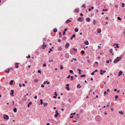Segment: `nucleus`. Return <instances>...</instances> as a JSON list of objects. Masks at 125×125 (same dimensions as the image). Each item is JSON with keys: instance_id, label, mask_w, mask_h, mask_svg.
Returning a JSON list of instances; mask_svg holds the SVG:
<instances>
[{"instance_id": "4c0bfd02", "label": "nucleus", "mask_w": 125, "mask_h": 125, "mask_svg": "<svg viewBox=\"0 0 125 125\" xmlns=\"http://www.w3.org/2000/svg\"><path fill=\"white\" fill-rule=\"evenodd\" d=\"M31 57V56H30L29 55H28V56L27 57V56L26 57V58H30Z\"/></svg>"}, {"instance_id": "603ef678", "label": "nucleus", "mask_w": 125, "mask_h": 125, "mask_svg": "<svg viewBox=\"0 0 125 125\" xmlns=\"http://www.w3.org/2000/svg\"><path fill=\"white\" fill-rule=\"evenodd\" d=\"M58 115H57L56 114H55V115H54V117H55L56 118V117H57L58 116Z\"/></svg>"}, {"instance_id": "39448f33", "label": "nucleus", "mask_w": 125, "mask_h": 125, "mask_svg": "<svg viewBox=\"0 0 125 125\" xmlns=\"http://www.w3.org/2000/svg\"><path fill=\"white\" fill-rule=\"evenodd\" d=\"M83 17L79 18L78 19V21H82L83 20Z\"/></svg>"}, {"instance_id": "7ed1b4c3", "label": "nucleus", "mask_w": 125, "mask_h": 125, "mask_svg": "<svg viewBox=\"0 0 125 125\" xmlns=\"http://www.w3.org/2000/svg\"><path fill=\"white\" fill-rule=\"evenodd\" d=\"M43 43V45L42 49H44L47 46V45L46 44L44 43V42Z\"/></svg>"}, {"instance_id": "c9c22d12", "label": "nucleus", "mask_w": 125, "mask_h": 125, "mask_svg": "<svg viewBox=\"0 0 125 125\" xmlns=\"http://www.w3.org/2000/svg\"><path fill=\"white\" fill-rule=\"evenodd\" d=\"M117 18L119 20H121V18L119 17H117Z\"/></svg>"}, {"instance_id": "a18cd8bd", "label": "nucleus", "mask_w": 125, "mask_h": 125, "mask_svg": "<svg viewBox=\"0 0 125 125\" xmlns=\"http://www.w3.org/2000/svg\"><path fill=\"white\" fill-rule=\"evenodd\" d=\"M68 30V29L67 28H65L64 30V31H66Z\"/></svg>"}, {"instance_id": "09e8293b", "label": "nucleus", "mask_w": 125, "mask_h": 125, "mask_svg": "<svg viewBox=\"0 0 125 125\" xmlns=\"http://www.w3.org/2000/svg\"><path fill=\"white\" fill-rule=\"evenodd\" d=\"M118 98V96L117 95H116L115 96V98L116 99H117Z\"/></svg>"}, {"instance_id": "473e14b6", "label": "nucleus", "mask_w": 125, "mask_h": 125, "mask_svg": "<svg viewBox=\"0 0 125 125\" xmlns=\"http://www.w3.org/2000/svg\"><path fill=\"white\" fill-rule=\"evenodd\" d=\"M119 113H120L122 115H123L124 114L123 113V112L122 111H121L120 112H119Z\"/></svg>"}, {"instance_id": "412c9836", "label": "nucleus", "mask_w": 125, "mask_h": 125, "mask_svg": "<svg viewBox=\"0 0 125 125\" xmlns=\"http://www.w3.org/2000/svg\"><path fill=\"white\" fill-rule=\"evenodd\" d=\"M55 113H56V114L58 115L59 114V113L58 112V111L57 110L56 111Z\"/></svg>"}, {"instance_id": "58836bf2", "label": "nucleus", "mask_w": 125, "mask_h": 125, "mask_svg": "<svg viewBox=\"0 0 125 125\" xmlns=\"http://www.w3.org/2000/svg\"><path fill=\"white\" fill-rule=\"evenodd\" d=\"M108 10L107 9H103V11H107Z\"/></svg>"}, {"instance_id": "8fccbe9b", "label": "nucleus", "mask_w": 125, "mask_h": 125, "mask_svg": "<svg viewBox=\"0 0 125 125\" xmlns=\"http://www.w3.org/2000/svg\"><path fill=\"white\" fill-rule=\"evenodd\" d=\"M95 63L97 65H98V62H95Z\"/></svg>"}, {"instance_id": "423d86ee", "label": "nucleus", "mask_w": 125, "mask_h": 125, "mask_svg": "<svg viewBox=\"0 0 125 125\" xmlns=\"http://www.w3.org/2000/svg\"><path fill=\"white\" fill-rule=\"evenodd\" d=\"M123 73V72L121 71H120L118 72V76H119L122 75Z\"/></svg>"}, {"instance_id": "6e6552de", "label": "nucleus", "mask_w": 125, "mask_h": 125, "mask_svg": "<svg viewBox=\"0 0 125 125\" xmlns=\"http://www.w3.org/2000/svg\"><path fill=\"white\" fill-rule=\"evenodd\" d=\"M69 45L70 44L68 43H67L65 46V48H67L68 47Z\"/></svg>"}, {"instance_id": "338daca9", "label": "nucleus", "mask_w": 125, "mask_h": 125, "mask_svg": "<svg viewBox=\"0 0 125 125\" xmlns=\"http://www.w3.org/2000/svg\"><path fill=\"white\" fill-rule=\"evenodd\" d=\"M115 6L116 8H117L118 7V6L117 5H115Z\"/></svg>"}, {"instance_id": "79ce46f5", "label": "nucleus", "mask_w": 125, "mask_h": 125, "mask_svg": "<svg viewBox=\"0 0 125 125\" xmlns=\"http://www.w3.org/2000/svg\"><path fill=\"white\" fill-rule=\"evenodd\" d=\"M94 71L93 72H92L91 73V74L92 75H93L94 74Z\"/></svg>"}, {"instance_id": "9d476101", "label": "nucleus", "mask_w": 125, "mask_h": 125, "mask_svg": "<svg viewBox=\"0 0 125 125\" xmlns=\"http://www.w3.org/2000/svg\"><path fill=\"white\" fill-rule=\"evenodd\" d=\"M44 105V107H45L46 106H47L48 105V104L47 103H43Z\"/></svg>"}, {"instance_id": "5701e85b", "label": "nucleus", "mask_w": 125, "mask_h": 125, "mask_svg": "<svg viewBox=\"0 0 125 125\" xmlns=\"http://www.w3.org/2000/svg\"><path fill=\"white\" fill-rule=\"evenodd\" d=\"M101 32V29L99 30H97V32L98 33H100Z\"/></svg>"}, {"instance_id": "6ab92c4d", "label": "nucleus", "mask_w": 125, "mask_h": 125, "mask_svg": "<svg viewBox=\"0 0 125 125\" xmlns=\"http://www.w3.org/2000/svg\"><path fill=\"white\" fill-rule=\"evenodd\" d=\"M13 111L15 112H17V109L16 108H15L13 110Z\"/></svg>"}, {"instance_id": "a878e982", "label": "nucleus", "mask_w": 125, "mask_h": 125, "mask_svg": "<svg viewBox=\"0 0 125 125\" xmlns=\"http://www.w3.org/2000/svg\"><path fill=\"white\" fill-rule=\"evenodd\" d=\"M76 113L75 112H74V113H71V115H75L76 114Z\"/></svg>"}, {"instance_id": "a19ab883", "label": "nucleus", "mask_w": 125, "mask_h": 125, "mask_svg": "<svg viewBox=\"0 0 125 125\" xmlns=\"http://www.w3.org/2000/svg\"><path fill=\"white\" fill-rule=\"evenodd\" d=\"M75 34H73L72 36V37L73 38H74L75 37Z\"/></svg>"}, {"instance_id": "9b49d317", "label": "nucleus", "mask_w": 125, "mask_h": 125, "mask_svg": "<svg viewBox=\"0 0 125 125\" xmlns=\"http://www.w3.org/2000/svg\"><path fill=\"white\" fill-rule=\"evenodd\" d=\"M53 31L54 32H56L57 31V30L56 29H54L53 30Z\"/></svg>"}, {"instance_id": "5fc2aeb1", "label": "nucleus", "mask_w": 125, "mask_h": 125, "mask_svg": "<svg viewBox=\"0 0 125 125\" xmlns=\"http://www.w3.org/2000/svg\"><path fill=\"white\" fill-rule=\"evenodd\" d=\"M58 42H60L61 41V40L60 39L58 40Z\"/></svg>"}, {"instance_id": "4d7b16f0", "label": "nucleus", "mask_w": 125, "mask_h": 125, "mask_svg": "<svg viewBox=\"0 0 125 125\" xmlns=\"http://www.w3.org/2000/svg\"><path fill=\"white\" fill-rule=\"evenodd\" d=\"M46 65V64H45V63H44L43 64V66L44 67H45Z\"/></svg>"}, {"instance_id": "e2e57ef3", "label": "nucleus", "mask_w": 125, "mask_h": 125, "mask_svg": "<svg viewBox=\"0 0 125 125\" xmlns=\"http://www.w3.org/2000/svg\"><path fill=\"white\" fill-rule=\"evenodd\" d=\"M62 34H63V35H65V31H64L63 32Z\"/></svg>"}, {"instance_id": "2f4dec72", "label": "nucleus", "mask_w": 125, "mask_h": 125, "mask_svg": "<svg viewBox=\"0 0 125 125\" xmlns=\"http://www.w3.org/2000/svg\"><path fill=\"white\" fill-rule=\"evenodd\" d=\"M77 88H80V84H78L77 85Z\"/></svg>"}, {"instance_id": "7c9ffc66", "label": "nucleus", "mask_w": 125, "mask_h": 125, "mask_svg": "<svg viewBox=\"0 0 125 125\" xmlns=\"http://www.w3.org/2000/svg\"><path fill=\"white\" fill-rule=\"evenodd\" d=\"M85 76V75L84 74H83V75H82L81 76V77H84Z\"/></svg>"}, {"instance_id": "a211bd4d", "label": "nucleus", "mask_w": 125, "mask_h": 125, "mask_svg": "<svg viewBox=\"0 0 125 125\" xmlns=\"http://www.w3.org/2000/svg\"><path fill=\"white\" fill-rule=\"evenodd\" d=\"M62 50V48L61 47H60L58 48V50L59 51H61Z\"/></svg>"}, {"instance_id": "69168bd1", "label": "nucleus", "mask_w": 125, "mask_h": 125, "mask_svg": "<svg viewBox=\"0 0 125 125\" xmlns=\"http://www.w3.org/2000/svg\"><path fill=\"white\" fill-rule=\"evenodd\" d=\"M98 71V70H96L94 72L95 73V72H97Z\"/></svg>"}, {"instance_id": "bf43d9fd", "label": "nucleus", "mask_w": 125, "mask_h": 125, "mask_svg": "<svg viewBox=\"0 0 125 125\" xmlns=\"http://www.w3.org/2000/svg\"><path fill=\"white\" fill-rule=\"evenodd\" d=\"M70 75H69L67 77V78L68 79H69V78H70Z\"/></svg>"}, {"instance_id": "f704fd0d", "label": "nucleus", "mask_w": 125, "mask_h": 125, "mask_svg": "<svg viewBox=\"0 0 125 125\" xmlns=\"http://www.w3.org/2000/svg\"><path fill=\"white\" fill-rule=\"evenodd\" d=\"M73 49L74 51L75 52L77 51V50L76 49H75L74 48H73Z\"/></svg>"}, {"instance_id": "bb28decb", "label": "nucleus", "mask_w": 125, "mask_h": 125, "mask_svg": "<svg viewBox=\"0 0 125 125\" xmlns=\"http://www.w3.org/2000/svg\"><path fill=\"white\" fill-rule=\"evenodd\" d=\"M38 81V80L37 79H35L34 80V81L36 83H37Z\"/></svg>"}, {"instance_id": "20e7f679", "label": "nucleus", "mask_w": 125, "mask_h": 125, "mask_svg": "<svg viewBox=\"0 0 125 125\" xmlns=\"http://www.w3.org/2000/svg\"><path fill=\"white\" fill-rule=\"evenodd\" d=\"M84 43L86 45H88L89 44V43L88 41L87 40L84 41Z\"/></svg>"}, {"instance_id": "4468645a", "label": "nucleus", "mask_w": 125, "mask_h": 125, "mask_svg": "<svg viewBox=\"0 0 125 125\" xmlns=\"http://www.w3.org/2000/svg\"><path fill=\"white\" fill-rule=\"evenodd\" d=\"M86 20L87 21H89L90 20V19L89 18H86Z\"/></svg>"}, {"instance_id": "72a5a7b5", "label": "nucleus", "mask_w": 125, "mask_h": 125, "mask_svg": "<svg viewBox=\"0 0 125 125\" xmlns=\"http://www.w3.org/2000/svg\"><path fill=\"white\" fill-rule=\"evenodd\" d=\"M82 6V7H84V8H86L85 5L84 4H83Z\"/></svg>"}, {"instance_id": "dca6fc26", "label": "nucleus", "mask_w": 125, "mask_h": 125, "mask_svg": "<svg viewBox=\"0 0 125 125\" xmlns=\"http://www.w3.org/2000/svg\"><path fill=\"white\" fill-rule=\"evenodd\" d=\"M71 21L70 20H67L66 21V22L67 23H69Z\"/></svg>"}, {"instance_id": "f3484780", "label": "nucleus", "mask_w": 125, "mask_h": 125, "mask_svg": "<svg viewBox=\"0 0 125 125\" xmlns=\"http://www.w3.org/2000/svg\"><path fill=\"white\" fill-rule=\"evenodd\" d=\"M32 104L31 102H30L27 105V106L28 107H29L30 105L31 104Z\"/></svg>"}, {"instance_id": "ddd939ff", "label": "nucleus", "mask_w": 125, "mask_h": 125, "mask_svg": "<svg viewBox=\"0 0 125 125\" xmlns=\"http://www.w3.org/2000/svg\"><path fill=\"white\" fill-rule=\"evenodd\" d=\"M78 29L77 28H75L74 29L75 31L76 32H77L78 31Z\"/></svg>"}, {"instance_id": "864d4df0", "label": "nucleus", "mask_w": 125, "mask_h": 125, "mask_svg": "<svg viewBox=\"0 0 125 125\" xmlns=\"http://www.w3.org/2000/svg\"><path fill=\"white\" fill-rule=\"evenodd\" d=\"M106 62L107 63H109V60H107L106 61Z\"/></svg>"}, {"instance_id": "de8ad7c7", "label": "nucleus", "mask_w": 125, "mask_h": 125, "mask_svg": "<svg viewBox=\"0 0 125 125\" xmlns=\"http://www.w3.org/2000/svg\"><path fill=\"white\" fill-rule=\"evenodd\" d=\"M93 23H96V21H95V20H94L93 21Z\"/></svg>"}, {"instance_id": "680f3d73", "label": "nucleus", "mask_w": 125, "mask_h": 125, "mask_svg": "<svg viewBox=\"0 0 125 125\" xmlns=\"http://www.w3.org/2000/svg\"><path fill=\"white\" fill-rule=\"evenodd\" d=\"M72 60H74V61H76V58H74H74H73V59H72Z\"/></svg>"}, {"instance_id": "393cba45", "label": "nucleus", "mask_w": 125, "mask_h": 125, "mask_svg": "<svg viewBox=\"0 0 125 125\" xmlns=\"http://www.w3.org/2000/svg\"><path fill=\"white\" fill-rule=\"evenodd\" d=\"M66 89H67L68 90H69L70 89L69 88V87H67L65 88Z\"/></svg>"}, {"instance_id": "13d9d810", "label": "nucleus", "mask_w": 125, "mask_h": 125, "mask_svg": "<svg viewBox=\"0 0 125 125\" xmlns=\"http://www.w3.org/2000/svg\"><path fill=\"white\" fill-rule=\"evenodd\" d=\"M116 48H119V46H118V44H116Z\"/></svg>"}, {"instance_id": "6e6d98bb", "label": "nucleus", "mask_w": 125, "mask_h": 125, "mask_svg": "<svg viewBox=\"0 0 125 125\" xmlns=\"http://www.w3.org/2000/svg\"><path fill=\"white\" fill-rule=\"evenodd\" d=\"M57 92H55V95L56 96L57 95V94H56Z\"/></svg>"}, {"instance_id": "2eb2a0df", "label": "nucleus", "mask_w": 125, "mask_h": 125, "mask_svg": "<svg viewBox=\"0 0 125 125\" xmlns=\"http://www.w3.org/2000/svg\"><path fill=\"white\" fill-rule=\"evenodd\" d=\"M103 71L102 70H100V73L101 75H103V74L104 73L103 72Z\"/></svg>"}, {"instance_id": "3c124183", "label": "nucleus", "mask_w": 125, "mask_h": 125, "mask_svg": "<svg viewBox=\"0 0 125 125\" xmlns=\"http://www.w3.org/2000/svg\"><path fill=\"white\" fill-rule=\"evenodd\" d=\"M19 67V66L18 65H16L15 66V67L16 68H18Z\"/></svg>"}, {"instance_id": "aec40b11", "label": "nucleus", "mask_w": 125, "mask_h": 125, "mask_svg": "<svg viewBox=\"0 0 125 125\" xmlns=\"http://www.w3.org/2000/svg\"><path fill=\"white\" fill-rule=\"evenodd\" d=\"M78 70L79 71V72H78V73L80 74H81V70L79 69H78Z\"/></svg>"}, {"instance_id": "0e129e2a", "label": "nucleus", "mask_w": 125, "mask_h": 125, "mask_svg": "<svg viewBox=\"0 0 125 125\" xmlns=\"http://www.w3.org/2000/svg\"><path fill=\"white\" fill-rule=\"evenodd\" d=\"M19 85L20 87H21L22 85L21 84H19Z\"/></svg>"}, {"instance_id": "37998d69", "label": "nucleus", "mask_w": 125, "mask_h": 125, "mask_svg": "<svg viewBox=\"0 0 125 125\" xmlns=\"http://www.w3.org/2000/svg\"><path fill=\"white\" fill-rule=\"evenodd\" d=\"M122 7H124V6H125V4L124 3H123L122 4Z\"/></svg>"}, {"instance_id": "ea45409f", "label": "nucleus", "mask_w": 125, "mask_h": 125, "mask_svg": "<svg viewBox=\"0 0 125 125\" xmlns=\"http://www.w3.org/2000/svg\"><path fill=\"white\" fill-rule=\"evenodd\" d=\"M5 72L6 73H9L10 72H9V71L8 70V71H7V70H5Z\"/></svg>"}, {"instance_id": "1a4fd4ad", "label": "nucleus", "mask_w": 125, "mask_h": 125, "mask_svg": "<svg viewBox=\"0 0 125 125\" xmlns=\"http://www.w3.org/2000/svg\"><path fill=\"white\" fill-rule=\"evenodd\" d=\"M79 11V9H75L74 11V12H78Z\"/></svg>"}, {"instance_id": "f8f14e48", "label": "nucleus", "mask_w": 125, "mask_h": 125, "mask_svg": "<svg viewBox=\"0 0 125 125\" xmlns=\"http://www.w3.org/2000/svg\"><path fill=\"white\" fill-rule=\"evenodd\" d=\"M13 80H11L10 82V83H9V84H11V85H12L13 84Z\"/></svg>"}, {"instance_id": "c756f323", "label": "nucleus", "mask_w": 125, "mask_h": 125, "mask_svg": "<svg viewBox=\"0 0 125 125\" xmlns=\"http://www.w3.org/2000/svg\"><path fill=\"white\" fill-rule=\"evenodd\" d=\"M81 53L82 54H83L84 53V52L83 50H82L81 52Z\"/></svg>"}, {"instance_id": "49530a36", "label": "nucleus", "mask_w": 125, "mask_h": 125, "mask_svg": "<svg viewBox=\"0 0 125 125\" xmlns=\"http://www.w3.org/2000/svg\"><path fill=\"white\" fill-rule=\"evenodd\" d=\"M41 87L42 88H43L44 87V85L43 84H42L41 85Z\"/></svg>"}, {"instance_id": "e433bc0d", "label": "nucleus", "mask_w": 125, "mask_h": 125, "mask_svg": "<svg viewBox=\"0 0 125 125\" xmlns=\"http://www.w3.org/2000/svg\"><path fill=\"white\" fill-rule=\"evenodd\" d=\"M47 81H44L43 82V84H46V83H47Z\"/></svg>"}, {"instance_id": "b1692460", "label": "nucleus", "mask_w": 125, "mask_h": 125, "mask_svg": "<svg viewBox=\"0 0 125 125\" xmlns=\"http://www.w3.org/2000/svg\"><path fill=\"white\" fill-rule=\"evenodd\" d=\"M113 52V49H110L109 51V52L110 53H112Z\"/></svg>"}, {"instance_id": "774afa93", "label": "nucleus", "mask_w": 125, "mask_h": 125, "mask_svg": "<svg viewBox=\"0 0 125 125\" xmlns=\"http://www.w3.org/2000/svg\"><path fill=\"white\" fill-rule=\"evenodd\" d=\"M46 125H50V124L49 123H47L46 124Z\"/></svg>"}, {"instance_id": "0eeeda50", "label": "nucleus", "mask_w": 125, "mask_h": 125, "mask_svg": "<svg viewBox=\"0 0 125 125\" xmlns=\"http://www.w3.org/2000/svg\"><path fill=\"white\" fill-rule=\"evenodd\" d=\"M11 93H10V94L12 96H13L14 95L13 94V93L14 92V91L13 90H11Z\"/></svg>"}, {"instance_id": "4be33fe9", "label": "nucleus", "mask_w": 125, "mask_h": 125, "mask_svg": "<svg viewBox=\"0 0 125 125\" xmlns=\"http://www.w3.org/2000/svg\"><path fill=\"white\" fill-rule=\"evenodd\" d=\"M74 78V77L73 76H71V80L72 81L73 80V78Z\"/></svg>"}, {"instance_id": "cd10ccee", "label": "nucleus", "mask_w": 125, "mask_h": 125, "mask_svg": "<svg viewBox=\"0 0 125 125\" xmlns=\"http://www.w3.org/2000/svg\"><path fill=\"white\" fill-rule=\"evenodd\" d=\"M69 72L70 73H72V74H73V71L72 70H70L69 71Z\"/></svg>"}, {"instance_id": "f03ea898", "label": "nucleus", "mask_w": 125, "mask_h": 125, "mask_svg": "<svg viewBox=\"0 0 125 125\" xmlns=\"http://www.w3.org/2000/svg\"><path fill=\"white\" fill-rule=\"evenodd\" d=\"M3 118L4 119L8 120L9 118V117L8 115H4Z\"/></svg>"}, {"instance_id": "052dcab7", "label": "nucleus", "mask_w": 125, "mask_h": 125, "mask_svg": "<svg viewBox=\"0 0 125 125\" xmlns=\"http://www.w3.org/2000/svg\"><path fill=\"white\" fill-rule=\"evenodd\" d=\"M37 98V96H34V98L35 99H36Z\"/></svg>"}, {"instance_id": "c85d7f7f", "label": "nucleus", "mask_w": 125, "mask_h": 125, "mask_svg": "<svg viewBox=\"0 0 125 125\" xmlns=\"http://www.w3.org/2000/svg\"><path fill=\"white\" fill-rule=\"evenodd\" d=\"M41 104H43L42 100V99L40 100Z\"/></svg>"}, {"instance_id": "f257e3e1", "label": "nucleus", "mask_w": 125, "mask_h": 125, "mask_svg": "<svg viewBox=\"0 0 125 125\" xmlns=\"http://www.w3.org/2000/svg\"><path fill=\"white\" fill-rule=\"evenodd\" d=\"M121 59V57H117L114 60V63H116L118 61H119Z\"/></svg>"}, {"instance_id": "c03bdc74", "label": "nucleus", "mask_w": 125, "mask_h": 125, "mask_svg": "<svg viewBox=\"0 0 125 125\" xmlns=\"http://www.w3.org/2000/svg\"><path fill=\"white\" fill-rule=\"evenodd\" d=\"M38 73H41V71L40 70H38Z\"/></svg>"}]
</instances>
